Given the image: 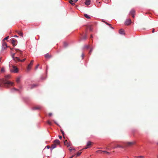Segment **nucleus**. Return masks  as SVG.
Masks as SVG:
<instances>
[{
  "mask_svg": "<svg viewBox=\"0 0 158 158\" xmlns=\"http://www.w3.org/2000/svg\"><path fill=\"white\" fill-rule=\"evenodd\" d=\"M10 78V75H8L5 76V79H3L2 80V83L4 85V86L8 87L10 86H13L14 83L7 80Z\"/></svg>",
  "mask_w": 158,
  "mask_h": 158,
  "instance_id": "nucleus-1",
  "label": "nucleus"
},
{
  "mask_svg": "<svg viewBox=\"0 0 158 158\" xmlns=\"http://www.w3.org/2000/svg\"><path fill=\"white\" fill-rule=\"evenodd\" d=\"M135 143V141L127 142L124 143V146L125 147H131Z\"/></svg>",
  "mask_w": 158,
  "mask_h": 158,
  "instance_id": "nucleus-2",
  "label": "nucleus"
},
{
  "mask_svg": "<svg viewBox=\"0 0 158 158\" xmlns=\"http://www.w3.org/2000/svg\"><path fill=\"white\" fill-rule=\"evenodd\" d=\"M15 54H13L12 55V57L13 58V59L16 62H19L20 61V58H19V57H15L14 56Z\"/></svg>",
  "mask_w": 158,
  "mask_h": 158,
  "instance_id": "nucleus-3",
  "label": "nucleus"
},
{
  "mask_svg": "<svg viewBox=\"0 0 158 158\" xmlns=\"http://www.w3.org/2000/svg\"><path fill=\"white\" fill-rule=\"evenodd\" d=\"M93 144V143L92 142L90 141H88L87 143V147L84 148L83 149H86L87 148H89L90 147L91 145Z\"/></svg>",
  "mask_w": 158,
  "mask_h": 158,
  "instance_id": "nucleus-4",
  "label": "nucleus"
},
{
  "mask_svg": "<svg viewBox=\"0 0 158 158\" xmlns=\"http://www.w3.org/2000/svg\"><path fill=\"white\" fill-rule=\"evenodd\" d=\"M34 63V61L33 60H31L30 63L28 64V66L27 67V70H30L31 67V66L32 65H33Z\"/></svg>",
  "mask_w": 158,
  "mask_h": 158,
  "instance_id": "nucleus-5",
  "label": "nucleus"
},
{
  "mask_svg": "<svg viewBox=\"0 0 158 158\" xmlns=\"http://www.w3.org/2000/svg\"><path fill=\"white\" fill-rule=\"evenodd\" d=\"M15 50L16 51L17 53H19L21 54V55L20 56V57L21 58H23V54L22 51L17 49H15Z\"/></svg>",
  "mask_w": 158,
  "mask_h": 158,
  "instance_id": "nucleus-6",
  "label": "nucleus"
},
{
  "mask_svg": "<svg viewBox=\"0 0 158 158\" xmlns=\"http://www.w3.org/2000/svg\"><path fill=\"white\" fill-rule=\"evenodd\" d=\"M131 23V20L130 19H127L125 22V24L128 25H130Z\"/></svg>",
  "mask_w": 158,
  "mask_h": 158,
  "instance_id": "nucleus-7",
  "label": "nucleus"
},
{
  "mask_svg": "<svg viewBox=\"0 0 158 158\" xmlns=\"http://www.w3.org/2000/svg\"><path fill=\"white\" fill-rule=\"evenodd\" d=\"M11 43L13 45L15 46L17 44V41L16 40L13 39L11 40Z\"/></svg>",
  "mask_w": 158,
  "mask_h": 158,
  "instance_id": "nucleus-8",
  "label": "nucleus"
},
{
  "mask_svg": "<svg viewBox=\"0 0 158 158\" xmlns=\"http://www.w3.org/2000/svg\"><path fill=\"white\" fill-rule=\"evenodd\" d=\"M13 69H14V70L13 71V72H14L15 73H16L18 72V69L17 68H16V67H15V66H13Z\"/></svg>",
  "mask_w": 158,
  "mask_h": 158,
  "instance_id": "nucleus-9",
  "label": "nucleus"
},
{
  "mask_svg": "<svg viewBox=\"0 0 158 158\" xmlns=\"http://www.w3.org/2000/svg\"><path fill=\"white\" fill-rule=\"evenodd\" d=\"M119 33L121 35H124L125 32L124 30L123 29H120L119 30Z\"/></svg>",
  "mask_w": 158,
  "mask_h": 158,
  "instance_id": "nucleus-10",
  "label": "nucleus"
},
{
  "mask_svg": "<svg viewBox=\"0 0 158 158\" xmlns=\"http://www.w3.org/2000/svg\"><path fill=\"white\" fill-rule=\"evenodd\" d=\"M54 143L57 145L59 144L60 143V141L58 139H56L54 141Z\"/></svg>",
  "mask_w": 158,
  "mask_h": 158,
  "instance_id": "nucleus-11",
  "label": "nucleus"
},
{
  "mask_svg": "<svg viewBox=\"0 0 158 158\" xmlns=\"http://www.w3.org/2000/svg\"><path fill=\"white\" fill-rule=\"evenodd\" d=\"M90 0H86L85 4L86 5L88 6L90 4Z\"/></svg>",
  "mask_w": 158,
  "mask_h": 158,
  "instance_id": "nucleus-12",
  "label": "nucleus"
},
{
  "mask_svg": "<svg viewBox=\"0 0 158 158\" xmlns=\"http://www.w3.org/2000/svg\"><path fill=\"white\" fill-rule=\"evenodd\" d=\"M45 57L46 58H50L51 57V56L48 53H47L45 55Z\"/></svg>",
  "mask_w": 158,
  "mask_h": 158,
  "instance_id": "nucleus-13",
  "label": "nucleus"
},
{
  "mask_svg": "<svg viewBox=\"0 0 158 158\" xmlns=\"http://www.w3.org/2000/svg\"><path fill=\"white\" fill-rule=\"evenodd\" d=\"M16 32L19 34V35L20 36L22 37H23V34L21 32H20V31H16Z\"/></svg>",
  "mask_w": 158,
  "mask_h": 158,
  "instance_id": "nucleus-14",
  "label": "nucleus"
},
{
  "mask_svg": "<svg viewBox=\"0 0 158 158\" xmlns=\"http://www.w3.org/2000/svg\"><path fill=\"white\" fill-rule=\"evenodd\" d=\"M2 46L3 48L4 49L6 48H7V47L6 43L5 42H4L3 43Z\"/></svg>",
  "mask_w": 158,
  "mask_h": 158,
  "instance_id": "nucleus-15",
  "label": "nucleus"
},
{
  "mask_svg": "<svg viewBox=\"0 0 158 158\" xmlns=\"http://www.w3.org/2000/svg\"><path fill=\"white\" fill-rule=\"evenodd\" d=\"M64 144L65 145H66L67 147H69L70 146L69 144L67 142V140H65L64 142Z\"/></svg>",
  "mask_w": 158,
  "mask_h": 158,
  "instance_id": "nucleus-16",
  "label": "nucleus"
},
{
  "mask_svg": "<svg viewBox=\"0 0 158 158\" xmlns=\"http://www.w3.org/2000/svg\"><path fill=\"white\" fill-rule=\"evenodd\" d=\"M135 11L133 9L130 12V14L131 15L135 14Z\"/></svg>",
  "mask_w": 158,
  "mask_h": 158,
  "instance_id": "nucleus-17",
  "label": "nucleus"
},
{
  "mask_svg": "<svg viewBox=\"0 0 158 158\" xmlns=\"http://www.w3.org/2000/svg\"><path fill=\"white\" fill-rule=\"evenodd\" d=\"M41 108V107L40 106H36L33 108V109L34 110H36V109H40Z\"/></svg>",
  "mask_w": 158,
  "mask_h": 158,
  "instance_id": "nucleus-18",
  "label": "nucleus"
},
{
  "mask_svg": "<svg viewBox=\"0 0 158 158\" xmlns=\"http://www.w3.org/2000/svg\"><path fill=\"white\" fill-rule=\"evenodd\" d=\"M56 145L55 144V143H54L52 145V149H53L55 148H56Z\"/></svg>",
  "mask_w": 158,
  "mask_h": 158,
  "instance_id": "nucleus-19",
  "label": "nucleus"
},
{
  "mask_svg": "<svg viewBox=\"0 0 158 158\" xmlns=\"http://www.w3.org/2000/svg\"><path fill=\"white\" fill-rule=\"evenodd\" d=\"M81 151V150H80V151H79V152H78L77 153L76 156H78L80 155L81 153V152H80Z\"/></svg>",
  "mask_w": 158,
  "mask_h": 158,
  "instance_id": "nucleus-20",
  "label": "nucleus"
},
{
  "mask_svg": "<svg viewBox=\"0 0 158 158\" xmlns=\"http://www.w3.org/2000/svg\"><path fill=\"white\" fill-rule=\"evenodd\" d=\"M20 81V77H17L16 79V82L17 83H19Z\"/></svg>",
  "mask_w": 158,
  "mask_h": 158,
  "instance_id": "nucleus-21",
  "label": "nucleus"
},
{
  "mask_svg": "<svg viewBox=\"0 0 158 158\" xmlns=\"http://www.w3.org/2000/svg\"><path fill=\"white\" fill-rule=\"evenodd\" d=\"M63 45H64V47H66L68 45V44L67 43H66V42H64Z\"/></svg>",
  "mask_w": 158,
  "mask_h": 158,
  "instance_id": "nucleus-22",
  "label": "nucleus"
},
{
  "mask_svg": "<svg viewBox=\"0 0 158 158\" xmlns=\"http://www.w3.org/2000/svg\"><path fill=\"white\" fill-rule=\"evenodd\" d=\"M84 16L85 17L87 18V19H90V17H89V16L88 15L86 14H85L84 15Z\"/></svg>",
  "mask_w": 158,
  "mask_h": 158,
  "instance_id": "nucleus-23",
  "label": "nucleus"
},
{
  "mask_svg": "<svg viewBox=\"0 0 158 158\" xmlns=\"http://www.w3.org/2000/svg\"><path fill=\"white\" fill-rule=\"evenodd\" d=\"M86 39H87V35H85L83 36L82 38V39L84 40H85Z\"/></svg>",
  "mask_w": 158,
  "mask_h": 158,
  "instance_id": "nucleus-24",
  "label": "nucleus"
},
{
  "mask_svg": "<svg viewBox=\"0 0 158 158\" xmlns=\"http://www.w3.org/2000/svg\"><path fill=\"white\" fill-rule=\"evenodd\" d=\"M90 46L89 45H86L85 46V48L86 49H88L89 48Z\"/></svg>",
  "mask_w": 158,
  "mask_h": 158,
  "instance_id": "nucleus-25",
  "label": "nucleus"
},
{
  "mask_svg": "<svg viewBox=\"0 0 158 158\" xmlns=\"http://www.w3.org/2000/svg\"><path fill=\"white\" fill-rule=\"evenodd\" d=\"M36 85L35 84H33L31 85V89H32L34 87H36Z\"/></svg>",
  "mask_w": 158,
  "mask_h": 158,
  "instance_id": "nucleus-26",
  "label": "nucleus"
},
{
  "mask_svg": "<svg viewBox=\"0 0 158 158\" xmlns=\"http://www.w3.org/2000/svg\"><path fill=\"white\" fill-rule=\"evenodd\" d=\"M1 72H5L4 69L3 67H2L1 69Z\"/></svg>",
  "mask_w": 158,
  "mask_h": 158,
  "instance_id": "nucleus-27",
  "label": "nucleus"
},
{
  "mask_svg": "<svg viewBox=\"0 0 158 158\" xmlns=\"http://www.w3.org/2000/svg\"><path fill=\"white\" fill-rule=\"evenodd\" d=\"M137 158H144V156H139L135 157Z\"/></svg>",
  "mask_w": 158,
  "mask_h": 158,
  "instance_id": "nucleus-28",
  "label": "nucleus"
},
{
  "mask_svg": "<svg viewBox=\"0 0 158 158\" xmlns=\"http://www.w3.org/2000/svg\"><path fill=\"white\" fill-rule=\"evenodd\" d=\"M47 123L50 125H52V123L51 122L49 121H48Z\"/></svg>",
  "mask_w": 158,
  "mask_h": 158,
  "instance_id": "nucleus-29",
  "label": "nucleus"
},
{
  "mask_svg": "<svg viewBox=\"0 0 158 158\" xmlns=\"http://www.w3.org/2000/svg\"><path fill=\"white\" fill-rule=\"evenodd\" d=\"M123 148V147H122V146H121V145H117L116 147V148Z\"/></svg>",
  "mask_w": 158,
  "mask_h": 158,
  "instance_id": "nucleus-30",
  "label": "nucleus"
},
{
  "mask_svg": "<svg viewBox=\"0 0 158 158\" xmlns=\"http://www.w3.org/2000/svg\"><path fill=\"white\" fill-rule=\"evenodd\" d=\"M60 131L61 132V133L62 134V135L64 136V132L63 131V130H60Z\"/></svg>",
  "mask_w": 158,
  "mask_h": 158,
  "instance_id": "nucleus-31",
  "label": "nucleus"
},
{
  "mask_svg": "<svg viewBox=\"0 0 158 158\" xmlns=\"http://www.w3.org/2000/svg\"><path fill=\"white\" fill-rule=\"evenodd\" d=\"M102 151L103 152L105 153H106L107 154H109V152H107V151Z\"/></svg>",
  "mask_w": 158,
  "mask_h": 158,
  "instance_id": "nucleus-32",
  "label": "nucleus"
},
{
  "mask_svg": "<svg viewBox=\"0 0 158 158\" xmlns=\"http://www.w3.org/2000/svg\"><path fill=\"white\" fill-rule=\"evenodd\" d=\"M102 151L98 150L97 151V152L98 153H102L103 152Z\"/></svg>",
  "mask_w": 158,
  "mask_h": 158,
  "instance_id": "nucleus-33",
  "label": "nucleus"
},
{
  "mask_svg": "<svg viewBox=\"0 0 158 158\" xmlns=\"http://www.w3.org/2000/svg\"><path fill=\"white\" fill-rule=\"evenodd\" d=\"M26 60V58H24L23 60H20V61L21 62H23L25 60Z\"/></svg>",
  "mask_w": 158,
  "mask_h": 158,
  "instance_id": "nucleus-34",
  "label": "nucleus"
},
{
  "mask_svg": "<svg viewBox=\"0 0 158 158\" xmlns=\"http://www.w3.org/2000/svg\"><path fill=\"white\" fill-rule=\"evenodd\" d=\"M69 2L71 4V5H73L75 4L73 2H71V1Z\"/></svg>",
  "mask_w": 158,
  "mask_h": 158,
  "instance_id": "nucleus-35",
  "label": "nucleus"
},
{
  "mask_svg": "<svg viewBox=\"0 0 158 158\" xmlns=\"http://www.w3.org/2000/svg\"><path fill=\"white\" fill-rule=\"evenodd\" d=\"M78 0H71V2H73L74 3H76L77 1Z\"/></svg>",
  "mask_w": 158,
  "mask_h": 158,
  "instance_id": "nucleus-36",
  "label": "nucleus"
},
{
  "mask_svg": "<svg viewBox=\"0 0 158 158\" xmlns=\"http://www.w3.org/2000/svg\"><path fill=\"white\" fill-rule=\"evenodd\" d=\"M93 48H91V49H90V51H89V54H91V52H92V51H93Z\"/></svg>",
  "mask_w": 158,
  "mask_h": 158,
  "instance_id": "nucleus-37",
  "label": "nucleus"
},
{
  "mask_svg": "<svg viewBox=\"0 0 158 158\" xmlns=\"http://www.w3.org/2000/svg\"><path fill=\"white\" fill-rule=\"evenodd\" d=\"M39 66V64L37 65V66H36L35 68L36 69L38 68Z\"/></svg>",
  "mask_w": 158,
  "mask_h": 158,
  "instance_id": "nucleus-38",
  "label": "nucleus"
},
{
  "mask_svg": "<svg viewBox=\"0 0 158 158\" xmlns=\"http://www.w3.org/2000/svg\"><path fill=\"white\" fill-rule=\"evenodd\" d=\"M89 29L90 31H92V29L91 28V27H89Z\"/></svg>",
  "mask_w": 158,
  "mask_h": 158,
  "instance_id": "nucleus-39",
  "label": "nucleus"
},
{
  "mask_svg": "<svg viewBox=\"0 0 158 158\" xmlns=\"http://www.w3.org/2000/svg\"><path fill=\"white\" fill-rule=\"evenodd\" d=\"M8 38H9V36H7V37H6L5 38H4V40H7L8 39Z\"/></svg>",
  "mask_w": 158,
  "mask_h": 158,
  "instance_id": "nucleus-40",
  "label": "nucleus"
},
{
  "mask_svg": "<svg viewBox=\"0 0 158 158\" xmlns=\"http://www.w3.org/2000/svg\"><path fill=\"white\" fill-rule=\"evenodd\" d=\"M105 23H106V24H107V25H109V26H111V25L110 24H109V23H107V22H105Z\"/></svg>",
  "mask_w": 158,
  "mask_h": 158,
  "instance_id": "nucleus-41",
  "label": "nucleus"
},
{
  "mask_svg": "<svg viewBox=\"0 0 158 158\" xmlns=\"http://www.w3.org/2000/svg\"><path fill=\"white\" fill-rule=\"evenodd\" d=\"M52 115V113H49L48 114V115L50 116H51Z\"/></svg>",
  "mask_w": 158,
  "mask_h": 158,
  "instance_id": "nucleus-42",
  "label": "nucleus"
},
{
  "mask_svg": "<svg viewBox=\"0 0 158 158\" xmlns=\"http://www.w3.org/2000/svg\"><path fill=\"white\" fill-rule=\"evenodd\" d=\"M74 155H73L69 157V158H72L74 156Z\"/></svg>",
  "mask_w": 158,
  "mask_h": 158,
  "instance_id": "nucleus-43",
  "label": "nucleus"
},
{
  "mask_svg": "<svg viewBox=\"0 0 158 158\" xmlns=\"http://www.w3.org/2000/svg\"><path fill=\"white\" fill-rule=\"evenodd\" d=\"M135 14H134V15H131L132 16V17L133 18H134L135 17Z\"/></svg>",
  "mask_w": 158,
  "mask_h": 158,
  "instance_id": "nucleus-44",
  "label": "nucleus"
},
{
  "mask_svg": "<svg viewBox=\"0 0 158 158\" xmlns=\"http://www.w3.org/2000/svg\"><path fill=\"white\" fill-rule=\"evenodd\" d=\"M154 30H155L154 29H152V32H153V33L154 32Z\"/></svg>",
  "mask_w": 158,
  "mask_h": 158,
  "instance_id": "nucleus-45",
  "label": "nucleus"
},
{
  "mask_svg": "<svg viewBox=\"0 0 158 158\" xmlns=\"http://www.w3.org/2000/svg\"><path fill=\"white\" fill-rule=\"evenodd\" d=\"M84 56V54L83 53H82V59H83Z\"/></svg>",
  "mask_w": 158,
  "mask_h": 158,
  "instance_id": "nucleus-46",
  "label": "nucleus"
},
{
  "mask_svg": "<svg viewBox=\"0 0 158 158\" xmlns=\"http://www.w3.org/2000/svg\"><path fill=\"white\" fill-rule=\"evenodd\" d=\"M18 54V56H20L21 55V54L19 53H17Z\"/></svg>",
  "mask_w": 158,
  "mask_h": 158,
  "instance_id": "nucleus-47",
  "label": "nucleus"
},
{
  "mask_svg": "<svg viewBox=\"0 0 158 158\" xmlns=\"http://www.w3.org/2000/svg\"><path fill=\"white\" fill-rule=\"evenodd\" d=\"M59 138L60 139H61L62 138V137L61 136L59 135Z\"/></svg>",
  "mask_w": 158,
  "mask_h": 158,
  "instance_id": "nucleus-48",
  "label": "nucleus"
},
{
  "mask_svg": "<svg viewBox=\"0 0 158 158\" xmlns=\"http://www.w3.org/2000/svg\"><path fill=\"white\" fill-rule=\"evenodd\" d=\"M14 89L15 90H17V91H18V90H18V89H15V88H14Z\"/></svg>",
  "mask_w": 158,
  "mask_h": 158,
  "instance_id": "nucleus-49",
  "label": "nucleus"
},
{
  "mask_svg": "<svg viewBox=\"0 0 158 158\" xmlns=\"http://www.w3.org/2000/svg\"><path fill=\"white\" fill-rule=\"evenodd\" d=\"M47 147L48 148H50V146H47Z\"/></svg>",
  "mask_w": 158,
  "mask_h": 158,
  "instance_id": "nucleus-50",
  "label": "nucleus"
},
{
  "mask_svg": "<svg viewBox=\"0 0 158 158\" xmlns=\"http://www.w3.org/2000/svg\"><path fill=\"white\" fill-rule=\"evenodd\" d=\"M14 37H18V36H17L16 35H15L14 36Z\"/></svg>",
  "mask_w": 158,
  "mask_h": 158,
  "instance_id": "nucleus-51",
  "label": "nucleus"
},
{
  "mask_svg": "<svg viewBox=\"0 0 158 158\" xmlns=\"http://www.w3.org/2000/svg\"><path fill=\"white\" fill-rule=\"evenodd\" d=\"M69 150L70 151H71L72 150V149H70V148H69Z\"/></svg>",
  "mask_w": 158,
  "mask_h": 158,
  "instance_id": "nucleus-52",
  "label": "nucleus"
},
{
  "mask_svg": "<svg viewBox=\"0 0 158 158\" xmlns=\"http://www.w3.org/2000/svg\"><path fill=\"white\" fill-rule=\"evenodd\" d=\"M93 37L92 35H91L90 36V38H92Z\"/></svg>",
  "mask_w": 158,
  "mask_h": 158,
  "instance_id": "nucleus-53",
  "label": "nucleus"
},
{
  "mask_svg": "<svg viewBox=\"0 0 158 158\" xmlns=\"http://www.w3.org/2000/svg\"><path fill=\"white\" fill-rule=\"evenodd\" d=\"M53 121L54 122L56 123V124H57L56 123V122H55L53 120Z\"/></svg>",
  "mask_w": 158,
  "mask_h": 158,
  "instance_id": "nucleus-54",
  "label": "nucleus"
},
{
  "mask_svg": "<svg viewBox=\"0 0 158 158\" xmlns=\"http://www.w3.org/2000/svg\"><path fill=\"white\" fill-rule=\"evenodd\" d=\"M110 27L112 29H114V28L112 27Z\"/></svg>",
  "mask_w": 158,
  "mask_h": 158,
  "instance_id": "nucleus-55",
  "label": "nucleus"
},
{
  "mask_svg": "<svg viewBox=\"0 0 158 158\" xmlns=\"http://www.w3.org/2000/svg\"><path fill=\"white\" fill-rule=\"evenodd\" d=\"M157 145H158V142L157 143Z\"/></svg>",
  "mask_w": 158,
  "mask_h": 158,
  "instance_id": "nucleus-56",
  "label": "nucleus"
},
{
  "mask_svg": "<svg viewBox=\"0 0 158 158\" xmlns=\"http://www.w3.org/2000/svg\"><path fill=\"white\" fill-rule=\"evenodd\" d=\"M73 150H75V149H74Z\"/></svg>",
  "mask_w": 158,
  "mask_h": 158,
  "instance_id": "nucleus-57",
  "label": "nucleus"
},
{
  "mask_svg": "<svg viewBox=\"0 0 158 158\" xmlns=\"http://www.w3.org/2000/svg\"><path fill=\"white\" fill-rule=\"evenodd\" d=\"M157 157H158V156Z\"/></svg>",
  "mask_w": 158,
  "mask_h": 158,
  "instance_id": "nucleus-58",
  "label": "nucleus"
}]
</instances>
